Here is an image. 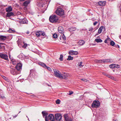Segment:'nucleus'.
I'll return each mask as SVG.
<instances>
[{
	"label": "nucleus",
	"mask_w": 121,
	"mask_h": 121,
	"mask_svg": "<svg viewBox=\"0 0 121 121\" xmlns=\"http://www.w3.org/2000/svg\"><path fill=\"white\" fill-rule=\"evenodd\" d=\"M50 21L52 23L59 22V19L58 17L55 15H53L50 16L49 18Z\"/></svg>",
	"instance_id": "nucleus-1"
},
{
	"label": "nucleus",
	"mask_w": 121,
	"mask_h": 121,
	"mask_svg": "<svg viewBox=\"0 0 121 121\" xmlns=\"http://www.w3.org/2000/svg\"><path fill=\"white\" fill-rule=\"evenodd\" d=\"M53 71L54 72V74L56 77L60 78H61V74L60 73L59 71L55 69H53Z\"/></svg>",
	"instance_id": "nucleus-2"
},
{
	"label": "nucleus",
	"mask_w": 121,
	"mask_h": 121,
	"mask_svg": "<svg viewBox=\"0 0 121 121\" xmlns=\"http://www.w3.org/2000/svg\"><path fill=\"white\" fill-rule=\"evenodd\" d=\"M56 13L57 15L62 16L64 14V10L61 8H58L56 10Z\"/></svg>",
	"instance_id": "nucleus-3"
},
{
	"label": "nucleus",
	"mask_w": 121,
	"mask_h": 121,
	"mask_svg": "<svg viewBox=\"0 0 121 121\" xmlns=\"http://www.w3.org/2000/svg\"><path fill=\"white\" fill-rule=\"evenodd\" d=\"M10 73L11 74L13 75H16L19 73V72L15 68H11L10 70Z\"/></svg>",
	"instance_id": "nucleus-4"
},
{
	"label": "nucleus",
	"mask_w": 121,
	"mask_h": 121,
	"mask_svg": "<svg viewBox=\"0 0 121 121\" xmlns=\"http://www.w3.org/2000/svg\"><path fill=\"white\" fill-rule=\"evenodd\" d=\"M100 105L99 102L98 101H95L91 104V107L92 108H97Z\"/></svg>",
	"instance_id": "nucleus-5"
},
{
	"label": "nucleus",
	"mask_w": 121,
	"mask_h": 121,
	"mask_svg": "<svg viewBox=\"0 0 121 121\" xmlns=\"http://www.w3.org/2000/svg\"><path fill=\"white\" fill-rule=\"evenodd\" d=\"M62 116L60 114H56L55 115V119L57 121H60L61 119Z\"/></svg>",
	"instance_id": "nucleus-6"
},
{
	"label": "nucleus",
	"mask_w": 121,
	"mask_h": 121,
	"mask_svg": "<svg viewBox=\"0 0 121 121\" xmlns=\"http://www.w3.org/2000/svg\"><path fill=\"white\" fill-rule=\"evenodd\" d=\"M0 57L6 60L8 59V56L7 55L4 54L2 53H0Z\"/></svg>",
	"instance_id": "nucleus-7"
},
{
	"label": "nucleus",
	"mask_w": 121,
	"mask_h": 121,
	"mask_svg": "<svg viewBox=\"0 0 121 121\" xmlns=\"http://www.w3.org/2000/svg\"><path fill=\"white\" fill-rule=\"evenodd\" d=\"M22 65L21 63H18L17 64L16 66V70L17 71H20L22 69Z\"/></svg>",
	"instance_id": "nucleus-8"
},
{
	"label": "nucleus",
	"mask_w": 121,
	"mask_h": 121,
	"mask_svg": "<svg viewBox=\"0 0 121 121\" xmlns=\"http://www.w3.org/2000/svg\"><path fill=\"white\" fill-rule=\"evenodd\" d=\"M50 1V0H45L44 1V3H45V4H41L40 7H45L46 6L48 5V4L49 3Z\"/></svg>",
	"instance_id": "nucleus-9"
},
{
	"label": "nucleus",
	"mask_w": 121,
	"mask_h": 121,
	"mask_svg": "<svg viewBox=\"0 0 121 121\" xmlns=\"http://www.w3.org/2000/svg\"><path fill=\"white\" fill-rule=\"evenodd\" d=\"M64 116L66 121H72V118L68 116L67 114L64 115Z\"/></svg>",
	"instance_id": "nucleus-10"
},
{
	"label": "nucleus",
	"mask_w": 121,
	"mask_h": 121,
	"mask_svg": "<svg viewBox=\"0 0 121 121\" xmlns=\"http://www.w3.org/2000/svg\"><path fill=\"white\" fill-rule=\"evenodd\" d=\"M68 75L66 73H65L64 74H61V78H62L64 79H67V77H68Z\"/></svg>",
	"instance_id": "nucleus-11"
},
{
	"label": "nucleus",
	"mask_w": 121,
	"mask_h": 121,
	"mask_svg": "<svg viewBox=\"0 0 121 121\" xmlns=\"http://www.w3.org/2000/svg\"><path fill=\"white\" fill-rule=\"evenodd\" d=\"M49 119L51 121H54L55 120V118L54 116L52 114H50L48 116Z\"/></svg>",
	"instance_id": "nucleus-12"
},
{
	"label": "nucleus",
	"mask_w": 121,
	"mask_h": 121,
	"mask_svg": "<svg viewBox=\"0 0 121 121\" xmlns=\"http://www.w3.org/2000/svg\"><path fill=\"white\" fill-rule=\"evenodd\" d=\"M78 53V52L77 51H70L69 52V54L72 55H76Z\"/></svg>",
	"instance_id": "nucleus-13"
},
{
	"label": "nucleus",
	"mask_w": 121,
	"mask_h": 121,
	"mask_svg": "<svg viewBox=\"0 0 121 121\" xmlns=\"http://www.w3.org/2000/svg\"><path fill=\"white\" fill-rule=\"evenodd\" d=\"M103 63H106L111 62H112V60L111 59H103Z\"/></svg>",
	"instance_id": "nucleus-14"
},
{
	"label": "nucleus",
	"mask_w": 121,
	"mask_h": 121,
	"mask_svg": "<svg viewBox=\"0 0 121 121\" xmlns=\"http://www.w3.org/2000/svg\"><path fill=\"white\" fill-rule=\"evenodd\" d=\"M105 29V27L103 26H101L100 27L99 29L98 30V32L100 34Z\"/></svg>",
	"instance_id": "nucleus-15"
},
{
	"label": "nucleus",
	"mask_w": 121,
	"mask_h": 121,
	"mask_svg": "<svg viewBox=\"0 0 121 121\" xmlns=\"http://www.w3.org/2000/svg\"><path fill=\"white\" fill-rule=\"evenodd\" d=\"M98 4L100 6H104L106 4V2L104 1H101L98 2Z\"/></svg>",
	"instance_id": "nucleus-16"
},
{
	"label": "nucleus",
	"mask_w": 121,
	"mask_h": 121,
	"mask_svg": "<svg viewBox=\"0 0 121 121\" xmlns=\"http://www.w3.org/2000/svg\"><path fill=\"white\" fill-rule=\"evenodd\" d=\"M7 39V37L0 35V41H3Z\"/></svg>",
	"instance_id": "nucleus-17"
},
{
	"label": "nucleus",
	"mask_w": 121,
	"mask_h": 121,
	"mask_svg": "<svg viewBox=\"0 0 121 121\" xmlns=\"http://www.w3.org/2000/svg\"><path fill=\"white\" fill-rule=\"evenodd\" d=\"M14 15L13 13L12 12H8L7 13L6 16L9 17L11 16H13Z\"/></svg>",
	"instance_id": "nucleus-18"
},
{
	"label": "nucleus",
	"mask_w": 121,
	"mask_h": 121,
	"mask_svg": "<svg viewBox=\"0 0 121 121\" xmlns=\"http://www.w3.org/2000/svg\"><path fill=\"white\" fill-rule=\"evenodd\" d=\"M58 31L60 33H63V29L62 27H59L58 28Z\"/></svg>",
	"instance_id": "nucleus-19"
},
{
	"label": "nucleus",
	"mask_w": 121,
	"mask_h": 121,
	"mask_svg": "<svg viewBox=\"0 0 121 121\" xmlns=\"http://www.w3.org/2000/svg\"><path fill=\"white\" fill-rule=\"evenodd\" d=\"M6 11L7 12H10L12 11V8L11 6L6 8Z\"/></svg>",
	"instance_id": "nucleus-20"
},
{
	"label": "nucleus",
	"mask_w": 121,
	"mask_h": 121,
	"mask_svg": "<svg viewBox=\"0 0 121 121\" xmlns=\"http://www.w3.org/2000/svg\"><path fill=\"white\" fill-rule=\"evenodd\" d=\"M85 43L84 41L83 40H81L79 41L78 42L79 44L80 45H82L84 44Z\"/></svg>",
	"instance_id": "nucleus-21"
},
{
	"label": "nucleus",
	"mask_w": 121,
	"mask_h": 121,
	"mask_svg": "<svg viewBox=\"0 0 121 121\" xmlns=\"http://www.w3.org/2000/svg\"><path fill=\"white\" fill-rule=\"evenodd\" d=\"M42 114L43 117L46 116H47L48 113L45 111H43L42 112Z\"/></svg>",
	"instance_id": "nucleus-22"
},
{
	"label": "nucleus",
	"mask_w": 121,
	"mask_h": 121,
	"mask_svg": "<svg viewBox=\"0 0 121 121\" xmlns=\"http://www.w3.org/2000/svg\"><path fill=\"white\" fill-rule=\"evenodd\" d=\"M30 1H27L24 2L23 3V5L25 6H27L28 4L30 3Z\"/></svg>",
	"instance_id": "nucleus-23"
},
{
	"label": "nucleus",
	"mask_w": 121,
	"mask_h": 121,
	"mask_svg": "<svg viewBox=\"0 0 121 121\" xmlns=\"http://www.w3.org/2000/svg\"><path fill=\"white\" fill-rule=\"evenodd\" d=\"M41 31H39L35 33V35L37 37H39L41 35Z\"/></svg>",
	"instance_id": "nucleus-24"
},
{
	"label": "nucleus",
	"mask_w": 121,
	"mask_h": 121,
	"mask_svg": "<svg viewBox=\"0 0 121 121\" xmlns=\"http://www.w3.org/2000/svg\"><path fill=\"white\" fill-rule=\"evenodd\" d=\"M103 59L102 60H95V62L97 63H103Z\"/></svg>",
	"instance_id": "nucleus-25"
},
{
	"label": "nucleus",
	"mask_w": 121,
	"mask_h": 121,
	"mask_svg": "<svg viewBox=\"0 0 121 121\" xmlns=\"http://www.w3.org/2000/svg\"><path fill=\"white\" fill-rule=\"evenodd\" d=\"M95 41L98 43H101L102 42V40L100 39H96L95 40Z\"/></svg>",
	"instance_id": "nucleus-26"
},
{
	"label": "nucleus",
	"mask_w": 121,
	"mask_h": 121,
	"mask_svg": "<svg viewBox=\"0 0 121 121\" xmlns=\"http://www.w3.org/2000/svg\"><path fill=\"white\" fill-rule=\"evenodd\" d=\"M22 22L23 24H26L27 23V21L26 19H24L22 20Z\"/></svg>",
	"instance_id": "nucleus-27"
},
{
	"label": "nucleus",
	"mask_w": 121,
	"mask_h": 121,
	"mask_svg": "<svg viewBox=\"0 0 121 121\" xmlns=\"http://www.w3.org/2000/svg\"><path fill=\"white\" fill-rule=\"evenodd\" d=\"M73 59V57L69 56H68V58H67V60H72Z\"/></svg>",
	"instance_id": "nucleus-28"
},
{
	"label": "nucleus",
	"mask_w": 121,
	"mask_h": 121,
	"mask_svg": "<svg viewBox=\"0 0 121 121\" xmlns=\"http://www.w3.org/2000/svg\"><path fill=\"white\" fill-rule=\"evenodd\" d=\"M39 64L45 68L47 66L45 64L43 63H40Z\"/></svg>",
	"instance_id": "nucleus-29"
},
{
	"label": "nucleus",
	"mask_w": 121,
	"mask_h": 121,
	"mask_svg": "<svg viewBox=\"0 0 121 121\" xmlns=\"http://www.w3.org/2000/svg\"><path fill=\"white\" fill-rule=\"evenodd\" d=\"M110 45L112 46H114L115 44V43L112 41H111L110 43Z\"/></svg>",
	"instance_id": "nucleus-30"
},
{
	"label": "nucleus",
	"mask_w": 121,
	"mask_h": 121,
	"mask_svg": "<svg viewBox=\"0 0 121 121\" xmlns=\"http://www.w3.org/2000/svg\"><path fill=\"white\" fill-rule=\"evenodd\" d=\"M82 62H80V63H79L78 64V66L80 67H82L83 66V65H82Z\"/></svg>",
	"instance_id": "nucleus-31"
},
{
	"label": "nucleus",
	"mask_w": 121,
	"mask_h": 121,
	"mask_svg": "<svg viewBox=\"0 0 121 121\" xmlns=\"http://www.w3.org/2000/svg\"><path fill=\"white\" fill-rule=\"evenodd\" d=\"M111 68H115V64H112L109 66Z\"/></svg>",
	"instance_id": "nucleus-32"
},
{
	"label": "nucleus",
	"mask_w": 121,
	"mask_h": 121,
	"mask_svg": "<svg viewBox=\"0 0 121 121\" xmlns=\"http://www.w3.org/2000/svg\"><path fill=\"white\" fill-rule=\"evenodd\" d=\"M8 31L9 32L12 33H13L15 31L14 30H12L10 29H9Z\"/></svg>",
	"instance_id": "nucleus-33"
},
{
	"label": "nucleus",
	"mask_w": 121,
	"mask_h": 121,
	"mask_svg": "<svg viewBox=\"0 0 121 121\" xmlns=\"http://www.w3.org/2000/svg\"><path fill=\"white\" fill-rule=\"evenodd\" d=\"M53 37L54 38H56L57 37V35L56 34H54L53 35Z\"/></svg>",
	"instance_id": "nucleus-34"
},
{
	"label": "nucleus",
	"mask_w": 121,
	"mask_h": 121,
	"mask_svg": "<svg viewBox=\"0 0 121 121\" xmlns=\"http://www.w3.org/2000/svg\"><path fill=\"white\" fill-rule=\"evenodd\" d=\"M63 55H60V57L59 58V59L60 61H62L63 60Z\"/></svg>",
	"instance_id": "nucleus-35"
},
{
	"label": "nucleus",
	"mask_w": 121,
	"mask_h": 121,
	"mask_svg": "<svg viewBox=\"0 0 121 121\" xmlns=\"http://www.w3.org/2000/svg\"><path fill=\"white\" fill-rule=\"evenodd\" d=\"M120 66L118 64H115V68H120Z\"/></svg>",
	"instance_id": "nucleus-36"
},
{
	"label": "nucleus",
	"mask_w": 121,
	"mask_h": 121,
	"mask_svg": "<svg viewBox=\"0 0 121 121\" xmlns=\"http://www.w3.org/2000/svg\"><path fill=\"white\" fill-rule=\"evenodd\" d=\"M60 100L58 99L56 101V104H59L60 103Z\"/></svg>",
	"instance_id": "nucleus-37"
},
{
	"label": "nucleus",
	"mask_w": 121,
	"mask_h": 121,
	"mask_svg": "<svg viewBox=\"0 0 121 121\" xmlns=\"http://www.w3.org/2000/svg\"><path fill=\"white\" fill-rule=\"evenodd\" d=\"M1 76L6 81H7L8 80L7 78L5 77V76H4L3 75H2Z\"/></svg>",
	"instance_id": "nucleus-38"
},
{
	"label": "nucleus",
	"mask_w": 121,
	"mask_h": 121,
	"mask_svg": "<svg viewBox=\"0 0 121 121\" xmlns=\"http://www.w3.org/2000/svg\"><path fill=\"white\" fill-rule=\"evenodd\" d=\"M62 37L63 40H66V37L64 34H63L62 36Z\"/></svg>",
	"instance_id": "nucleus-39"
},
{
	"label": "nucleus",
	"mask_w": 121,
	"mask_h": 121,
	"mask_svg": "<svg viewBox=\"0 0 121 121\" xmlns=\"http://www.w3.org/2000/svg\"><path fill=\"white\" fill-rule=\"evenodd\" d=\"M41 35H42L43 36H44L45 35V34L44 32L43 31H41Z\"/></svg>",
	"instance_id": "nucleus-40"
},
{
	"label": "nucleus",
	"mask_w": 121,
	"mask_h": 121,
	"mask_svg": "<svg viewBox=\"0 0 121 121\" xmlns=\"http://www.w3.org/2000/svg\"><path fill=\"white\" fill-rule=\"evenodd\" d=\"M45 121H48L49 120V118H48L47 116H46L45 117Z\"/></svg>",
	"instance_id": "nucleus-41"
},
{
	"label": "nucleus",
	"mask_w": 121,
	"mask_h": 121,
	"mask_svg": "<svg viewBox=\"0 0 121 121\" xmlns=\"http://www.w3.org/2000/svg\"><path fill=\"white\" fill-rule=\"evenodd\" d=\"M24 45L22 46V47L24 48H26V47L27 46V45L26 44L24 43H23Z\"/></svg>",
	"instance_id": "nucleus-42"
},
{
	"label": "nucleus",
	"mask_w": 121,
	"mask_h": 121,
	"mask_svg": "<svg viewBox=\"0 0 121 121\" xmlns=\"http://www.w3.org/2000/svg\"><path fill=\"white\" fill-rule=\"evenodd\" d=\"M45 68L47 69L48 70L50 71H51L52 70V69L51 68H50V67H48L47 66H46V67Z\"/></svg>",
	"instance_id": "nucleus-43"
},
{
	"label": "nucleus",
	"mask_w": 121,
	"mask_h": 121,
	"mask_svg": "<svg viewBox=\"0 0 121 121\" xmlns=\"http://www.w3.org/2000/svg\"><path fill=\"white\" fill-rule=\"evenodd\" d=\"M93 29L92 27H91L89 28V30L90 31L92 32L93 30Z\"/></svg>",
	"instance_id": "nucleus-44"
},
{
	"label": "nucleus",
	"mask_w": 121,
	"mask_h": 121,
	"mask_svg": "<svg viewBox=\"0 0 121 121\" xmlns=\"http://www.w3.org/2000/svg\"><path fill=\"white\" fill-rule=\"evenodd\" d=\"M81 80L85 82H86L87 81V80L86 79H81Z\"/></svg>",
	"instance_id": "nucleus-45"
},
{
	"label": "nucleus",
	"mask_w": 121,
	"mask_h": 121,
	"mask_svg": "<svg viewBox=\"0 0 121 121\" xmlns=\"http://www.w3.org/2000/svg\"><path fill=\"white\" fill-rule=\"evenodd\" d=\"M106 39L108 42L110 41V39L109 38H107Z\"/></svg>",
	"instance_id": "nucleus-46"
},
{
	"label": "nucleus",
	"mask_w": 121,
	"mask_h": 121,
	"mask_svg": "<svg viewBox=\"0 0 121 121\" xmlns=\"http://www.w3.org/2000/svg\"><path fill=\"white\" fill-rule=\"evenodd\" d=\"M98 23V22H95L93 23V25L94 26L95 25Z\"/></svg>",
	"instance_id": "nucleus-47"
},
{
	"label": "nucleus",
	"mask_w": 121,
	"mask_h": 121,
	"mask_svg": "<svg viewBox=\"0 0 121 121\" xmlns=\"http://www.w3.org/2000/svg\"><path fill=\"white\" fill-rule=\"evenodd\" d=\"M108 77L110 78H112V76H111L109 75H108Z\"/></svg>",
	"instance_id": "nucleus-48"
},
{
	"label": "nucleus",
	"mask_w": 121,
	"mask_h": 121,
	"mask_svg": "<svg viewBox=\"0 0 121 121\" xmlns=\"http://www.w3.org/2000/svg\"><path fill=\"white\" fill-rule=\"evenodd\" d=\"M104 42L105 43H108V41L106 39L104 41Z\"/></svg>",
	"instance_id": "nucleus-49"
},
{
	"label": "nucleus",
	"mask_w": 121,
	"mask_h": 121,
	"mask_svg": "<svg viewBox=\"0 0 121 121\" xmlns=\"http://www.w3.org/2000/svg\"><path fill=\"white\" fill-rule=\"evenodd\" d=\"M73 93V91H71V92L69 93V95H71Z\"/></svg>",
	"instance_id": "nucleus-50"
},
{
	"label": "nucleus",
	"mask_w": 121,
	"mask_h": 121,
	"mask_svg": "<svg viewBox=\"0 0 121 121\" xmlns=\"http://www.w3.org/2000/svg\"><path fill=\"white\" fill-rule=\"evenodd\" d=\"M102 74L103 75L106 76L107 73H105L103 72L102 73Z\"/></svg>",
	"instance_id": "nucleus-51"
},
{
	"label": "nucleus",
	"mask_w": 121,
	"mask_h": 121,
	"mask_svg": "<svg viewBox=\"0 0 121 121\" xmlns=\"http://www.w3.org/2000/svg\"><path fill=\"white\" fill-rule=\"evenodd\" d=\"M12 63L13 64H16V63H15V62H14V61H12Z\"/></svg>",
	"instance_id": "nucleus-52"
},
{
	"label": "nucleus",
	"mask_w": 121,
	"mask_h": 121,
	"mask_svg": "<svg viewBox=\"0 0 121 121\" xmlns=\"http://www.w3.org/2000/svg\"><path fill=\"white\" fill-rule=\"evenodd\" d=\"M111 79H113V80H115V78H114L113 77H112V78H111Z\"/></svg>",
	"instance_id": "nucleus-53"
},
{
	"label": "nucleus",
	"mask_w": 121,
	"mask_h": 121,
	"mask_svg": "<svg viewBox=\"0 0 121 121\" xmlns=\"http://www.w3.org/2000/svg\"><path fill=\"white\" fill-rule=\"evenodd\" d=\"M111 79H113V80H115V78H114L113 77H112V78H111Z\"/></svg>",
	"instance_id": "nucleus-54"
},
{
	"label": "nucleus",
	"mask_w": 121,
	"mask_h": 121,
	"mask_svg": "<svg viewBox=\"0 0 121 121\" xmlns=\"http://www.w3.org/2000/svg\"><path fill=\"white\" fill-rule=\"evenodd\" d=\"M0 43V45H1V44H2V45H3L4 44V43Z\"/></svg>",
	"instance_id": "nucleus-55"
},
{
	"label": "nucleus",
	"mask_w": 121,
	"mask_h": 121,
	"mask_svg": "<svg viewBox=\"0 0 121 121\" xmlns=\"http://www.w3.org/2000/svg\"><path fill=\"white\" fill-rule=\"evenodd\" d=\"M17 116V115H15V116H13V118H15Z\"/></svg>",
	"instance_id": "nucleus-56"
},
{
	"label": "nucleus",
	"mask_w": 121,
	"mask_h": 121,
	"mask_svg": "<svg viewBox=\"0 0 121 121\" xmlns=\"http://www.w3.org/2000/svg\"><path fill=\"white\" fill-rule=\"evenodd\" d=\"M109 75L108 74H106V75L105 76H107V77H108V75Z\"/></svg>",
	"instance_id": "nucleus-57"
},
{
	"label": "nucleus",
	"mask_w": 121,
	"mask_h": 121,
	"mask_svg": "<svg viewBox=\"0 0 121 121\" xmlns=\"http://www.w3.org/2000/svg\"><path fill=\"white\" fill-rule=\"evenodd\" d=\"M19 0L20 1H24L25 0Z\"/></svg>",
	"instance_id": "nucleus-58"
},
{
	"label": "nucleus",
	"mask_w": 121,
	"mask_h": 121,
	"mask_svg": "<svg viewBox=\"0 0 121 121\" xmlns=\"http://www.w3.org/2000/svg\"><path fill=\"white\" fill-rule=\"evenodd\" d=\"M113 121H117V120H113Z\"/></svg>",
	"instance_id": "nucleus-59"
},
{
	"label": "nucleus",
	"mask_w": 121,
	"mask_h": 121,
	"mask_svg": "<svg viewBox=\"0 0 121 121\" xmlns=\"http://www.w3.org/2000/svg\"><path fill=\"white\" fill-rule=\"evenodd\" d=\"M76 29H75V28H74V29L73 30V31H74Z\"/></svg>",
	"instance_id": "nucleus-60"
},
{
	"label": "nucleus",
	"mask_w": 121,
	"mask_h": 121,
	"mask_svg": "<svg viewBox=\"0 0 121 121\" xmlns=\"http://www.w3.org/2000/svg\"><path fill=\"white\" fill-rule=\"evenodd\" d=\"M19 43H18V44L19 46Z\"/></svg>",
	"instance_id": "nucleus-61"
},
{
	"label": "nucleus",
	"mask_w": 121,
	"mask_h": 121,
	"mask_svg": "<svg viewBox=\"0 0 121 121\" xmlns=\"http://www.w3.org/2000/svg\"><path fill=\"white\" fill-rule=\"evenodd\" d=\"M20 112H21V111L19 112V113H20Z\"/></svg>",
	"instance_id": "nucleus-62"
},
{
	"label": "nucleus",
	"mask_w": 121,
	"mask_h": 121,
	"mask_svg": "<svg viewBox=\"0 0 121 121\" xmlns=\"http://www.w3.org/2000/svg\"><path fill=\"white\" fill-rule=\"evenodd\" d=\"M4 98L3 97L2 98Z\"/></svg>",
	"instance_id": "nucleus-63"
},
{
	"label": "nucleus",
	"mask_w": 121,
	"mask_h": 121,
	"mask_svg": "<svg viewBox=\"0 0 121 121\" xmlns=\"http://www.w3.org/2000/svg\"><path fill=\"white\" fill-rule=\"evenodd\" d=\"M19 47H21V46H20Z\"/></svg>",
	"instance_id": "nucleus-64"
}]
</instances>
